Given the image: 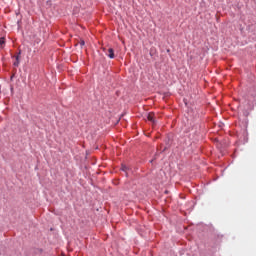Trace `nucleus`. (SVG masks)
Returning <instances> with one entry per match:
<instances>
[{"label":"nucleus","mask_w":256,"mask_h":256,"mask_svg":"<svg viewBox=\"0 0 256 256\" xmlns=\"http://www.w3.org/2000/svg\"><path fill=\"white\" fill-rule=\"evenodd\" d=\"M122 171H127V167L123 166Z\"/></svg>","instance_id":"nucleus-6"},{"label":"nucleus","mask_w":256,"mask_h":256,"mask_svg":"<svg viewBox=\"0 0 256 256\" xmlns=\"http://www.w3.org/2000/svg\"><path fill=\"white\" fill-rule=\"evenodd\" d=\"M19 55H21V51H19L18 55L16 56V61L14 62V67H19Z\"/></svg>","instance_id":"nucleus-3"},{"label":"nucleus","mask_w":256,"mask_h":256,"mask_svg":"<svg viewBox=\"0 0 256 256\" xmlns=\"http://www.w3.org/2000/svg\"><path fill=\"white\" fill-rule=\"evenodd\" d=\"M148 121H151V123H155V113L150 112L147 116Z\"/></svg>","instance_id":"nucleus-2"},{"label":"nucleus","mask_w":256,"mask_h":256,"mask_svg":"<svg viewBox=\"0 0 256 256\" xmlns=\"http://www.w3.org/2000/svg\"><path fill=\"white\" fill-rule=\"evenodd\" d=\"M107 55L110 59H115V50H113V48H109Z\"/></svg>","instance_id":"nucleus-1"},{"label":"nucleus","mask_w":256,"mask_h":256,"mask_svg":"<svg viewBox=\"0 0 256 256\" xmlns=\"http://www.w3.org/2000/svg\"><path fill=\"white\" fill-rule=\"evenodd\" d=\"M80 45H81V47H83V46L85 45V41H84V40H81V41H80Z\"/></svg>","instance_id":"nucleus-5"},{"label":"nucleus","mask_w":256,"mask_h":256,"mask_svg":"<svg viewBox=\"0 0 256 256\" xmlns=\"http://www.w3.org/2000/svg\"><path fill=\"white\" fill-rule=\"evenodd\" d=\"M5 47V38L1 37L0 38V49H3Z\"/></svg>","instance_id":"nucleus-4"}]
</instances>
